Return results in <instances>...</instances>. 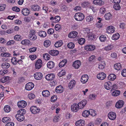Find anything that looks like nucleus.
Masks as SVG:
<instances>
[{"mask_svg":"<svg viewBox=\"0 0 126 126\" xmlns=\"http://www.w3.org/2000/svg\"><path fill=\"white\" fill-rule=\"evenodd\" d=\"M28 97L30 99H32L35 98V96L34 94L30 93L28 94Z\"/></svg>","mask_w":126,"mask_h":126,"instance_id":"4d7b16f0","label":"nucleus"},{"mask_svg":"<svg viewBox=\"0 0 126 126\" xmlns=\"http://www.w3.org/2000/svg\"><path fill=\"white\" fill-rule=\"evenodd\" d=\"M67 46L69 48L73 49L75 47V45L73 43L70 42L68 44Z\"/></svg>","mask_w":126,"mask_h":126,"instance_id":"13d9d810","label":"nucleus"},{"mask_svg":"<svg viewBox=\"0 0 126 126\" xmlns=\"http://www.w3.org/2000/svg\"><path fill=\"white\" fill-rule=\"evenodd\" d=\"M76 84L75 81L74 80H72L69 82V88L70 89H72L75 87Z\"/></svg>","mask_w":126,"mask_h":126,"instance_id":"5701e85b","label":"nucleus"},{"mask_svg":"<svg viewBox=\"0 0 126 126\" xmlns=\"http://www.w3.org/2000/svg\"><path fill=\"white\" fill-rule=\"evenodd\" d=\"M104 16L106 20H108L111 18L112 15L110 13H109L106 14Z\"/></svg>","mask_w":126,"mask_h":126,"instance_id":"2f4dec72","label":"nucleus"},{"mask_svg":"<svg viewBox=\"0 0 126 126\" xmlns=\"http://www.w3.org/2000/svg\"><path fill=\"white\" fill-rule=\"evenodd\" d=\"M42 94L44 97H47L50 95V92L47 90H43L42 92Z\"/></svg>","mask_w":126,"mask_h":126,"instance_id":"4be33fe9","label":"nucleus"},{"mask_svg":"<svg viewBox=\"0 0 126 126\" xmlns=\"http://www.w3.org/2000/svg\"><path fill=\"white\" fill-rule=\"evenodd\" d=\"M86 21L88 22H91L93 20L94 18L92 15H89L86 17Z\"/></svg>","mask_w":126,"mask_h":126,"instance_id":"f704fd0d","label":"nucleus"},{"mask_svg":"<svg viewBox=\"0 0 126 126\" xmlns=\"http://www.w3.org/2000/svg\"><path fill=\"white\" fill-rule=\"evenodd\" d=\"M49 53L51 55L54 56L58 55L59 54V51L57 50H51L49 51Z\"/></svg>","mask_w":126,"mask_h":126,"instance_id":"c85d7f7f","label":"nucleus"},{"mask_svg":"<svg viewBox=\"0 0 126 126\" xmlns=\"http://www.w3.org/2000/svg\"><path fill=\"white\" fill-rule=\"evenodd\" d=\"M30 110L32 113L34 114L37 113L40 111L39 108L35 106L31 107L30 108Z\"/></svg>","mask_w":126,"mask_h":126,"instance_id":"f03ea898","label":"nucleus"},{"mask_svg":"<svg viewBox=\"0 0 126 126\" xmlns=\"http://www.w3.org/2000/svg\"><path fill=\"white\" fill-rule=\"evenodd\" d=\"M19 59L17 57H13L11 60V61L12 63L14 65H16L17 62V60Z\"/></svg>","mask_w":126,"mask_h":126,"instance_id":"a18cd8bd","label":"nucleus"},{"mask_svg":"<svg viewBox=\"0 0 126 126\" xmlns=\"http://www.w3.org/2000/svg\"><path fill=\"white\" fill-rule=\"evenodd\" d=\"M120 37V35L119 33H116L114 34L112 37V39L114 40H116L118 39Z\"/></svg>","mask_w":126,"mask_h":126,"instance_id":"79ce46f5","label":"nucleus"},{"mask_svg":"<svg viewBox=\"0 0 126 126\" xmlns=\"http://www.w3.org/2000/svg\"><path fill=\"white\" fill-rule=\"evenodd\" d=\"M124 104V102L122 100L119 101L116 104L115 106L118 109L121 108Z\"/></svg>","mask_w":126,"mask_h":126,"instance_id":"6ab92c4d","label":"nucleus"},{"mask_svg":"<svg viewBox=\"0 0 126 126\" xmlns=\"http://www.w3.org/2000/svg\"><path fill=\"white\" fill-rule=\"evenodd\" d=\"M120 94V91L119 90H115L112 92V95L113 96H116L119 95Z\"/></svg>","mask_w":126,"mask_h":126,"instance_id":"de8ad7c7","label":"nucleus"},{"mask_svg":"<svg viewBox=\"0 0 126 126\" xmlns=\"http://www.w3.org/2000/svg\"><path fill=\"white\" fill-rule=\"evenodd\" d=\"M9 77L8 76L3 77L0 79V81L2 83H4L8 80Z\"/></svg>","mask_w":126,"mask_h":126,"instance_id":"09e8293b","label":"nucleus"},{"mask_svg":"<svg viewBox=\"0 0 126 126\" xmlns=\"http://www.w3.org/2000/svg\"><path fill=\"white\" fill-rule=\"evenodd\" d=\"M113 7L114 9L116 10H119L121 8L120 6L119 3L114 4Z\"/></svg>","mask_w":126,"mask_h":126,"instance_id":"3c124183","label":"nucleus"},{"mask_svg":"<svg viewBox=\"0 0 126 126\" xmlns=\"http://www.w3.org/2000/svg\"><path fill=\"white\" fill-rule=\"evenodd\" d=\"M10 55L8 53L3 52L1 53L0 56L2 57H9L10 56Z\"/></svg>","mask_w":126,"mask_h":126,"instance_id":"052dcab7","label":"nucleus"},{"mask_svg":"<svg viewBox=\"0 0 126 126\" xmlns=\"http://www.w3.org/2000/svg\"><path fill=\"white\" fill-rule=\"evenodd\" d=\"M74 17L76 20L80 21L83 20L84 19V16L82 13L79 12L76 13L75 14Z\"/></svg>","mask_w":126,"mask_h":126,"instance_id":"f257e3e1","label":"nucleus"},{"mask_svg":"<svg viewBox=\"0 0 126 126\" xmlns=\"http://www.w3.org/2000/svg\"><path fill=\"white\" fill-rule=\"evenodd\" d=\"M27 105L26 102L24 100H21L17 103V106L19 108H24Z\"/></svg>","mask_w":126,"mask_h":126,"instance_id":"7ed1b4c3","label":"nucleus"},{"mask_svg":"<svg viewBox=\"0 0 126 126\" xmlns=\"http://www.w3.org/2000/svg\"><path fill=\"white\" fill-rule=\"evenodd\" d=\"M17 114H20V115H23L26 113V111L25 109H21L18 110L17 112Z\"/></svg>","mask_w":126,"mask_h":126,"instance_id":"58836bf2","label":"nucleus"},{"mask_svg":"<svg viewBox=\"0 0 126 126\" xmlns=\"http://www.w3.org/2000/svg\"><path fill=\"white\" fill-rule=\"evenodd\" d=\"M93 4L99 6H102L104 5V2L101 0H94L93 1Z\"/></svg>","mask_w":126,"mask_h":126,"instance_id":"0eeeda50","label":"nucleus"},{"mask_svg":"<svg viewBox=\"0 0 126 126\" xmlns=\"http://www.w3.org/2000/svg\"><path fill=\"white\" fill-rule=\"evenodd\" d=\"M42 62L40 59L38 60L35 63V66L36 69H39L41 68L42 66Z\"/></svg>","mask_w":126,"mask_h":126,"instance_id":"ddd939ff","label":"nucleus"},{"mask_svg":"<svg viewBox=\"0 0 126 126\" xmlns=\"http://www.w3.org/2000/svg\"><path fill=\"white\" fill-rule=\"evenodd\" d=\"M21 43L25 45H29L30 44V40H24L22 41Z\"/></svg>","mask_w":126,"mask_h":126,"instance_id":"4c0bfd02","label":"nucleus"},{"mask_svg":"<svg viewBox=\"0 0 126 126\" xmlns=\"http://www.w3.org/2000/svg\"><path fill=\"white\" fill-rule=\"evenodd\" d=\"M95 48V46L92 45H88L85 47V49L87 51H92Z\"/></svg>","mask_w":126,"mask_h":126,"instance_id":"f8f14e48","label":"nucleus"},{"mask_svg":"<svg viewBox=\"0 0 126 126\" xmlns=\"http://www.w3.org/2000/svg\"><path fill=\"white\" fill-rule=\"evenodd\" d=\"M80 109L78 104L75 103L71 105V109L72 111L76 112Z\"/></svg>","mask_w":126,"mask_h":126,"instance_id":"423d86ee","label":"nucleus"},{"mask_svg":"<svg viewBox=\"0 0 126 126\" xmlns=\"http://www.w3.org/2000/svg\"><path fill=\"white\" fill-rule=\"evenodd\" d=\"M85 42V39L83 38H81L78 40L79 43L81 45L83 44Z\"/></svg>","mask_w":126,"mask_h":126,"instance_id":"6e6d98bb","label":"nucleus"},{"mask_svg":"<svg viewBox=\"0 0 126 126\" xmlns=\"http://www.w3.org/2000/svg\"><path fill=\"white\" fill-rule=\"evenodd\" d=\"M47 65V67L49 68L52 69L54 67L55 64L53 62L50 61L48 62Z\"/></svg>","mask_w":126,"mask_h":126,"instance_id":"bb28decb","label":"nucleus"},{"mask_svg":"<svg viewBox=\"0 0 126 126\" xmlns=\"http://www.w3.org/2000/svg\"><path fill=\"white\" fill-rule=\"evenodd\" d=\"M106 11V9L104 7H102L99 10V12L101 14H103Z\"/></svg>","mask_w":126,"mask_h":126,"instance_id":"0e129e2a","label":"nucleus"},{"mask_svg":"<svg viewBox=\"0 0 126 126\" xmlns=\"http://www.w3.org/2000/svg\"><path fill=\"white\" fill-rule=\"evenodd\" d=\"M16 117L17 120L21 122L23 121L24 119V115L20 114H16Z\"/></svg>","mask_w":126,"mask_h":126,"instance_id":"393cba45","label":"nucleus"},{"mask_svg":"<svg viewBox=\"0 0 126 126\" xmlns=\"http://www.w3.org/2000/svg\"><path fill=\"white\" fill-rule=\"evenodd\" d=\"M29 38L31 40H34L37 38V36L35 34H29L28 36Z\"/></svg>","mask_w":126,"mask_h":126,"instance_id":"37998d69","label":"nucleus"},{"mask_svg":"<svg viewBox=\"0 0 126 126\" xmlns=\"http://www.w3.org/2000/svg\"><path fill=\"white\" fill-rule=\"evenodd\" d=\"M22 13L23 15L27 16L30 14V11L28 8H23L22 10Z\"/></svg>","mask_w":126,"mask_h":126,"instance_id":"b1692460","label":"nucleus"},{"mask_svg":"<svg viewBox=\"0 0 126 126\" xmlns=\"http://www.w3.org/2000/svg\"><path fill=\"white\" fill-rule=\"evenodd\" d=\"M55 29L56 31L60 30L62 29V27L61 25L57 24L55 25Z\"/></svg>","mask_w":126,"mask_h":126,"instance_id":"680f3d73","label":"nucleus"},{"mask_svg":"<svg viewBox=\"0 0 126 126\" xmlns=\"http://www.w3.org/2000/svg\"><path fill=\"white\" fill-rule=\"evenodd\" d=\"M31 7V10L34 11H39L40 9L39 6L37 4L32 5Z\"/></svg>","mask_w":126,"mask_h":126,"instance_id":"412c9836","label":"nucleus"},{"mask_svg":"<svg viewBox=\"0 0 126 126\" xmlns=\"http://www.w3.org/2000/svg\"><path fill=\"white\" fill-rule=\"evenodd\" d=\"M63 44V42L61 40L58 41L56 42L55 44V46L56 47H61Z\"/></svg>","mask_w":126,"mask_h":126,"instance_id":"e433bc0d","label":"nucleus"},{"mask_svg":"<svg viewBox=\"0 0 126 126\" xmlns=\"http://www.w3.org/2000/svg\"><path fill=\"white\" fill-rule=\"evenodd\" d=\"M90 115L92 116H94L96 115V114L94 110L92 109L89 110Z\"/></svg>","mask_w":126,"mask_h":126,"instance_id":"e2e57ef3","label":"nucleus"},{"mask_svg":"<svg viewBox=\"0 0 126 126\" xmlns=\"http://www.w3.org/2000/svg\"><path fill=\"white\" fill-rule=\"evenodd\" d=\"M43 58L45 60H47L50 59V56L48 54H45L43 55Z\"/></svg>","mask_w":126,"mask_h":126,"instance_id":"864d4df0","label":"nucleus"},{"mask_svg":"<svg viewBox=\"0 0 126 126\" xmlns=\"http://www.w3.org/2000/svg\"><path fill=\"white\" fill-rule=\"evenodd\" d=\"M121 74L123 77H126V69H124L122 71Z\"/></svg>","mask_w":126,"mask_h":126,"instance_id":"774afa93","label":"nucleus"},{"mask_svg":"<svg viewBox=\"0 0 126 126\" xmlns=\"http://www.w3.org/2000/svg\"><path fill=\"white\" fill-rule=\"evenodd\" d=\"M4 110L5 112H9L11 110L10 107L8 105H6L4 107Z\"/></svg>","mask_w":126,"mask_h":126,"instance_id":"5fc2aeb1","label":"nucleus"},{"mask_svg":"<svg viewBox=\"0 0 126 126\" xmlns=\"http://www.w3.org/2000/svg\"><path fill=\"white\" fill-rule=\"evenodd\" d=\"M106 74L103 72H101L98 74L97 76V78L100 80L104 79L106 77Z\"/></svg>","mask_w":126,"mask_h":126,"instance_id":"9d476101","label":"nucleus"},{"mask_svg":"<svg viewBox=\"0 0 126 126\" xmlns=\"http://www.w3.org/2000/svg\"><path fill=\"white\" fill-rule=\"evenodd\" d=\"M90 3L88 1H84L81 4L82 6L84 8L87 7L89 5Z\"/></svg>","mask_w":126,"mask_h":126,"instance_id":"c03bdc74","label":"nucleus"},{"mask_svg":"<svg viewBox=\"0 0 126 126\" xmlns=\"http://www.w3.org/2000/svg\"><path fill=\"white\" fill-rule=\"evenodd\" d=\"M17 114H20V115H23L26 113V111L25 109H21L18 110L17 112Z\"/></svg>","mask_w":126,"mask_h":126,"instance_id":"ea45409f","label":"nucleus"},{"mask_svg":"<svg viewBox=\"0 0 126 126\" xmlns=\"http://www.w3.org/2000/svg\"><path fill=\"white\" fill-rule=\"evenodd\" d=\"M108 117L110 119L113 120L116 118V115L115 112H111L108 113Z\"/></svg>","mask_w":126,"mask_h":126,"instance_id":"6e6552de","label":"nucleus"},{"mask_svg":"<svg viewBox=\"0 0 126 126\" xmlns=\"http://www.w3.org/2000/svg\"><path fill=\"white\" fill-rule=\"evenodd\" d=\"M113 46L112 45H109L106 47L105 48V49L107 51H109L111 50Z\"/></svg>","mask_w":126,"mask_h":126,"instance_id":"bf43d9fd","label":"nucleus"},{"mask_svg":"<svg viewBox=\"0 0 126 126\" xmlns=\"http://www.w3.org/2000/svg\"><path fill=\"white\" fill-rule=\"evenodd\" d=\"M64 90V88L61 85H59L57 86L55 89L56 92L58 93H62Z\"/></svg>","mask_w":126,"mask_h":126,"instance_id":"2eb2a0df","label":"nucleus"},{"mask_svg":"<svg viewBox=\"0 0 126 126\" xmlns=\"http://www.w3.org/2000/svg\"><path fill=\"white\" fill-rule=\"evenodd\" d=\"M80 61L79 60L74 62L73 64V66L76 69H78L81 65Z\"/></svg>","mask_w":126,"mask_h":126,"instance_id":"f3484780","label":"nucleus"},{"mask_svg":"<svg viewBox=\"0 0 126 126\" xmlns=\"http://www.w3.org/2000/svg\"><path fill=\"white\" fill-rule=\"evenodd\" d=\"M116 75L114 74H110L108 77V79L109 80H114L116 78Z\"/></svg>","mask_w":126,"mask_h":126,"instance_id":"c756f323","label":"nucleus"},{"mask_svg":"<svg viewBox=\"0 0 126 126\" xmlns=\"http://www.w3.org/2000/svg\"><path fill=\"white\" fill-rule=\"evenodd\" d=\"M84 125V121L82 120L77 121L76 123V126H83Z\"/></svg>","mask_w":126,"mask_h":126,"instance_id":"cd10ccee","label":"nucleus"},{"mask_svg":"<svg viewBox=\"0 0 126 126\" xmlns=\"http://www.w3.org/2000/svg\"><path fill=\"white\" fill-rule=\"evenodd\" d=\"M115 31V28L113 26H109L107 28L106 32L108 33H113Z\"/></svg>","mask_w":126,"mask_h":126,"instance_id":"4468645a","label":"nucleus"},{"mask_svg":"<svg viewBox=\"0 0 126 126\" xmlns=\"http://www.w3.org/2000/svg\"><path fill=\"white\" fill-rule=\"evenodd\" d=\"M88 79L89 78L88 75H83L81 77L80 81L82 83H85L88 81Z\"/></svg>","mask_w":126,"mask_h":126,"instance_id":"9b49d317","label":"nucleus"},{"mask_svg":"<svg viewBox=\"0 0 126 126\" xmlns=\"http://www.w3.org/2000/svg\"><path fill=\"white\" fill-rule=\"evenodd\" d=\"M55 76L53 73H50L46 76V79L48 80H51L55 78Z\"/></svg>","mask_w":126,"mask_h":126,"instance_id":"1a4fd4ad","label":"nucleus"},{"mask_svg":"<svg viewBox=\"0 0 126 126\" xmlns=\"http://www.w3.org/2000/svg\"><path fill=\"white\" fill-rule=\"evenodd\" d=\"M99 39L101 41L104 42L106 40V37L104 35H101L99 37Z\"/></svg>","mask_w":126,"mask_h":126,"instance_id":"603ef678","label":"nucleus"},{"mask_svg":"<svg viewBox=\"0 0 126 126\" xmlns=\"http://www.w3.org/2000/svg\"><path fill=\"white\" fill-rule=\"evenodd\" d=\"M90 115V111L85 110L82 113V115L83 116L85 117H87Z\"/></svg>","mask_w":126,"mask_h":126,"instance_id":"49530a36","label":"nucleus"},{"mask_svg":"<svg viewBox=\"0 0 126 126\" xmlns=\"http://www.w3.org/2000/svg\"><path fill=\"white\" fill-rule=\"evenodd\" d=\"M106 64L105 62L102 61L100 62L98 64V68L101 69H103L105 67Z\"/></svg>","mask_w":126,"mask_h":126,"instance_id":"a878e982","label":"nucleus"},{"mask_svg":"<svg viewBox=\"0 0 126 126\" xmlns=\"http://www.w3.org/2000/svg\"><path fill=\"white\" fill-rule=\"evenodd\" d=\"M78 34V33L76 31H73L69 33L68 35L69 37L74 38L76 37Z\"/></svg>","mask_w":126,"mask_h":126,"instance_id":"aec40b11","label":"nucleus"},{"mask_svg":"<svg viewBox=\"0 0 126 126\" xmlns=\"http://www.w3.org/2000/svg\"><path fill=\"white\" fill-rule=\"evenodd\" d=\"M112 86V83L110 81L105 82L104 85L105 88L107 90L110 89L111 88Z\"/></svg>","mask_w":126,"mask_h":126,"instance_id":"a211bd4d","label":"nucleus"},{"mask_svg":"<svg viewBox=\"0 0 126 126\" xmlns=\"http://www.w3.org/2000/svg\"><path fill=\"white\" fill-rule=\"evenodd\" d=\"M87 102V100H84L79 103L78 104L79 106L80 109H81L83 108L86 104Z\"/></svg>","mask_w":126,"mask_h":126,"instance_id":"dca6fc26","label":"nucleus"},{"mask_svg":"<svg viewBox=\"0 0 126 126\" xmlns=\"http://www.w3.org/2000/svg\"><path fill=\"white\" fill-rule=\"evenodd\" d=\"M34 87V84L32 82H29L27 83L25 86V89L27 90L30 91L32 90Z\"/></svg>","mask_w":126,"mask_h":126,"instance_id":"20e7f679","label":"nucleus"},{"mask_svg":"<svg viewBox=\"0 0 126 126\" xmlns=\"http://www.w3.org/2000/svg\"><path fill=\"white\" fill-rule=\"evenodd\" d=\"M51 42L48 40H46L44 42V45L46 47H47L50 45Z\"/></svg>","mask_w":126,"mask_h":126,"instance_id":"8fccbe9b","label":"nucleus"},{"mask_svg":"<svg viewBox=\"0 0 126 126\" xmlns=\"http://www.w3.org/2000/svg\"><path fill=\"white\" fill-rule=\"evenodd\" d=\"M2 121L5 123H7L11 121V119L7 117H3L2 120Z\"/></svg>","mask_w":126,"mask_h":126,"instance_id":"473e14b6","label":"nucleus"},{"mask_svg":"<svg viewBox=\"0 0 126 126\" xmlns=\"http://www.w3.org/2000/svg\"><path fill=\"white\" fill-rule=\"evenodd\" d=\"M67 60H64L61 62L59 63V66L60 67H62L66 63Z\"/></svg>","mask_w":126,"mask_h":126,"instance_id":"a19ab883","label":"nucleus"},{"mask_svg":"<svg viewBox=\"0 0 126 126\" xmlns=\"http://www.w3.org/2000/svg\"><path fill=\"white\" fill-rule=\"evenodd\" d=\"M33 76L36 79L40 80L42 79L43 75L40 72H36L34 74Z\"/></svg>","mask_w":126,"mask_h":126,"instance_id":"39448f33","label":"nucleus"},{"mask_svg":"<svg viewBox=\"0 0 126 126\" xmlns=\"http://www.w3.org/2000/svg\"><path fill=\"white\" fill-rule=\"evenodd\" d=\"M114 67L116 70H120L121 68V66L120 63H117L114 64Z\"/></svg>","mask_w":126,"mask_h":126,"instance_id":"72a5a7b5","label":"nucleus"},{"mask_svg":"<svg viewBox=\"0 0 126 126\" xmlns=\"http://www.w3.org/2000/svg\"><path fill=\"white\" fill-rule=\"evenodd\" d=\"M97 19L99 20L98 21V23L99 24H96L97 26L99 28H101L102 25L100 24V23L101 21V20L102 19L100 17H98Z\"/></svg>","mask_w":126,"mask_h":126,"instance_id":"69168bd1","label":"nucleus"},{"mask_svg":"<svg viewBox=\"0 0 126 126\" xmlns=\"http://www.w3.org/2000/svg\"><path fill=\"white\" fill-rule=\"evenodd\" d=\"M57 99L56 95H54L51 98V101L53 102H55Z\"/></svg>","mask_w":126,"mask_h":126,"instance_id":"338daca9","label":"nucleus"},{"mask_svg":"<svg viewBox=\"0 0 126 126\" xmlns=\"http://www.w3.org/2000/svg\"><path fill=\"white\" fill-rule=\"evenodd\" d=\"M38 33L39 35L42 37H45L47 35L46 32L45 31H39L38 32Z\"/></svg>","mask_w":126,"mask_h":126,"instance_id":"7c9ffc66","label":"nucleus"},{"mask_svg":"<svg viewBox=\"0 0 126 126\" xmlns=\"http://www.w3.org/2000/svg\"><path fill=\"white\" fill-rule=\"evenodd\" d=\"M10 65L9 63H3L2 64L1 67L3 69H7L9 68Z\"/></svg>","mask_w":126,"mask_h":126,"instance_id":"c9c22d12","label":"nucleus"}]
</instances>
